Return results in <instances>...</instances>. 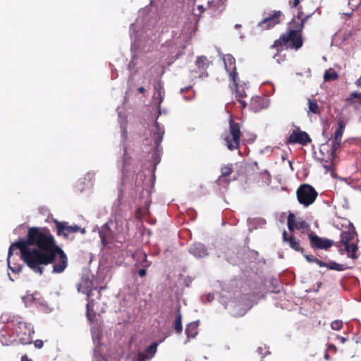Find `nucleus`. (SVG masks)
<instances>
[{"label": "nucleus", "instance_id": "4c0bfd02", "mask_svg": "<svg viewBox=\"0 0 361 361\" xmlns=\"http://www.w3.org/2000/svg\"><path fill=\"white\" fill-rule=\"evenodd\" d=\"M314 262H316L320 267H327L328 263L322 262L317 258H314Z\"/></svg>", "mask_w": 361, "mask_h": 361}, {"label": "nucleus", "instance_id": "7ed1b4c3", "mask_svg": "<svg viewBox=\"0 0 361 361\" xmlns=\"http://www.w3.org/2000/svg\"><path fill=\"white\" fill-rule=\"evenodd\" d=\"M228 130L224 132L221 135L224 141V145L230 151L238 149L240 146L241 136L243 135L241 131V124L235 122L233 116H231L228 121Z\"/></svg>", "mask_w": 361, "mask_h": 361}, {"label": "nucleus", "instance_id": "9b49d317", "mask_svg": "<svg viewBox=\"0 0 361 361\" xmlns=\"http://www.w3.org/2000/svg\"><path fill=\"white\" fill-rule=\"evenodd\" d=\"M345 125L342 119H339L338 121V128L334 132V137L332 140H329V142H331V148L333 149V153L336 152V150L339 148L341 142V138L344 132Z\"/></svg>", "mask_w": 361, "mask_h": 361}, {"label": "nucleus", "instance_id": "ea45409f", "mask_svg": "<svg viewBox=\"0 0 361 361\" xmlns=\"http://www.w3.org/2000/svg\"><path fill=\"white\" fill-rule=\"evenodd\" d=\"M138 275L140 276V277H144L145 276L146 274H147V271H146V269L145 268H143V269H140L139 271H138Z\"/></svg>", "mask_w": 361, "mask_h": 361}, {"label": "nucleus", "instance_id": "0eeeda50", "mask_svg": "<svg viewBox=\"0 0 361 361\" xmlns=\"http://www.w3.org/2000/svg\"><path fill=\"white\" fill-rule=\"evenodd\" d=\"M308 238L310 240V244L313 250H328L332 245H334V242L332 240L319 237L314 232L308 233Z\"/></svg>", "mask_w": 361, "mask_h": 361}, {"label": "nucleus", "instance_id": "a19ab883", "mask_svg": "<svg viewBox=\"0 0 361 361\" xmlns=\"http://www.w3.org/2000/svg\"><path fill=\"white\" fill-rule=\"evenodd\" d=\"M305 257L309 262H314V258H315L314 257L308 255H305Z\"/></svg>", "mask_w": 361, "mask_h": 361}, {"label": "nucleus", "instance_id": "f8f14e48", "mask_svg": "<svg viewBox=\"0 0 361 361\" xmlns=\"http://www.w3.org/2000/svg\"><path fill=\"white\" fill-rule=\"evenodd\" d=\"M158 343L154 342L149 346L147 347L145 351L138 352L136 357L137 361H146L152 359L157 351Z\"/></svg>", "mask_w": 361, "mask_h": 361}, {"label": "nucleus", "instance_id": "dca6fc26", "mask_svg": "<svg viewBox=\"0 0 361 361\" xmlns=\"http://www.w3.org/2000/svg\"><path fill=\"white\" fill-rule=\"evenodd\" d=\"M268 106L267 99L262 97H253L250 101V109L255 111L257 112L260 110L267 108Z\"/></svg>", "mask_w": 361, "mask_h": 361}, {"label": "nucleus", "instance_id": "5701e85b", "mask_svg": "<svg viewBox=\"0 0 361 361\" xmlns=\"http://www.w3.org/2000/svg\"><path fill=\"white\" fill-rule=\"evenodd\" d=\"M198 322H192L188 324L185 328V334L188 338H193L198 333Z\"/></svg>", "mask_w": 361, "mask_h": 361}, {"label": "nucleus", "instance_id": "58836bf2", "mask_svg": "<svg viewBox=\"0 0 361 361\" xmlns=\"http://www.w3.org/2000/svg\"><path fill=\"white\" fill-rule=\"evenodd\" d=\"M300 2V0H289V4L291 7H297Z\"/></svg>", "mask_w": 361, "mask_h": 361}, {"label": "nucleus", "instance_id": "e433bc0d", "mask_svg": "<svg viewBox=\"0 0 361 361\" xmlns=\"http://www.w3.org/2000/svg\"><path fill=\"white\" fill-rule=\"evenodd\" d=\"M34 345L36 348L40 349L44 345V342L42 340L37 339L34 342Z\"/></svg>", "mask_w": 361, "mask_h": 361}, {"label": "nucleus", "instance_id": "2f4dec72", "mask_svg": "<svg viewBox=\"0 0 361 361\" xmlns=\"http://www.w3.org/2000/svg\"><path fill=\"white\" fill-rule=\"evenodd\" d=\"M233 172V166L232 164H224L221 167V175L223 176H230Z\"/></svg>", "mask_w": 361, "mask_h": 361}, {"label": "nucleus", "instance_id": "2eb2a0df", "mask_svg": "<svg viewBox=\"0 0 361 361\" xmlns=\"http://www.w3.org/2000/svg\"><path fill=\"white\" fill-rule=\"evenodd\" d=\"M328 152L327 158L325 159L324 157H319L318 159L322 164V166L325 169L326 173L333 171H334V159L336 154V152L333 153V149H330L329 150L326 149Z\"/></svg>", "mask_w": 361, "mask_h": 361}, {"label": "nucleus", "instance_id": "7c9ffc66", "mask_svg": "<svg viewBox=\"0 0 361 361\" xmlns=\"http://www.w3.org/2000/svg\"><path fill=\"white\" fill-rule=\"evenodd\" d=\"M226 0H217L216 1H208L207 4L209 8H213L216 10L222 11L224 9V5Z\"/></svg>", "mask_w": 361, "mask_h": 361}, {"label": "nucleus", "instance_id": "1a4fd4ad", "mask_svg": "<svg viewBox=\"0 0 361 361\" xmlns=\"http://www.w3.org/2000/svg\"><path fill=\"white\" fill-rule=\"evenodd\" d=\"M113 224L114 221L112 220H109L104 224L99 231L101 242L104 246H106L111 243L116 235L114 229L111 228Z\"/></svg>", "mask_w": 361, "mask_h": 361}, {"label": "nucleus", "instance_id": "4be33fe9", "mask_svg": "<svg viewBox=\"0 0 361 361\" xmlns=\"http://www.w3.org/2000/svg\"><path fill=\"white\" fill-rule=\"evenodd\" d=\"M190 253L194 256L197 257H202L207 255V250L204 248V245L199 244H194L190 250Z\"/></svg>", "mask_w": 361, "mask_h": 361}, {"label": "nucleus", "instance_id": "f03ea898", "mask_svg": "<svg viewBox=\"0 0 361 361\" xmlns=\"http://www.w3.org/2000/svg\"><path fill=\"white\" fill-rule=\"evenodd\" d=\"M302 12H298L297 17L288 23L286 31L274 42L271 49H276L278 51L283 48L298 50L303 46L302 30L307 16L302 18Z\"/></svg>", "mask_w": 361, "mask_h": 361}, {"label": "nucleus", "instance_id": "bb28decb", "mask_svg": "<svg viewBox=\"0 0 361 361\" xmlns=\"http://www.w3.org/2000/svg\"><path fill=\"white\" fill-rule=\"evenodd\" d=\"M25 300L27 302H31L35 304H40L42 305L43 303V298L42 297V295L39 293L35 292L32 294H27L25 296Z\"/></svg>", "mask_w": 361, "mask_h": 361}, {"label": "nucleus", "instance_id": "a18cd8bd", "mask_svg": "<svg viewBox=\"0 0 361 361\" xmlns=\"http://www.w3.org/2000/svg\"><path fill=\"white\" fill-rule=\"evenodd\" d=\"M355 85L359 87H361V78H360L356 82H355Z\"/></svg>", "mask_w": 361, "mask_h": 361}, {"label": "nucleus", "instance_id": "79ce46f5", "mask_svg": "<svg viewBox=\"0 0 361 361\" xmlns=\"http://www.w3.org/2000/svg\"><path fill=\"white\" fill-rule=\"evenodd\" d=\"M288 238H289V237H288L287 232L286 231H283V241L288 243Z\"/></svg>", "mask_w": 361, "mask_h": 361}, {"label": "nucleus", "instance_id": "20e7f679", "mask_svg": "<svg viewBox=\"0 0 361 361\" xmlns=\"http://www.w3.org/2000/svg\"><path fill=\"white\" fill-rule=\"evenodd\" d=\"M357 243V234L355 228L352 226L348 231L341 232L340 240L334 243V245L339 249L344 247L349 257L357 259L356 252L358 249Z\"/></svg>", "mask_w": 361, "mask_h": 361}, {"label": "nucleus", "instance_id": "4468645a", "mask_svg": "<svg viewBox=\"0 0 361 361\" xmlns=\"http://www.w3.org/2000/svg\"><path fill=\"white\" fill-rule=\"evenodd\" d=\"M225 68L226 71L229 73L230 77L233 82H235L238 80V73L236 72L235 60L231 56H227L224 60Z\"/></svg>", "mask_w": 361, "mask_h": 361}, {"label": "nucleus", "instance_id": "412c9836", "mask_svg": "<svg viewBox=\"0 0 361 361\" xmlns=\"http://www.w3.org/2000/svg\"><path fill=\"white\" fill-rule=\"evenodd\" d=\"M308 110L307 114H314L315 115H319L322 112V108L318 105V103L314 99H307Z\"/></svg>", "mask_w": 361, "mask_h": 361}, {"label": "nucleus", "instance_id": "b1692460", "mask_svg": "<svg viewBox=\"0 0 361 361\" xmlns=\"http://www.w3.org/2000/svg\"><path fill=\"white\" fill-rule=\"evenodd\" d=\"M94 300H89L86 305V316L88 320L92 323L94 322L96 317V313L94 310Z\"/></svg>", "mask_w": 361, "mask_h": 361}, {"label": "nucleus", "instance_id": "49530a36", "mask_svg": "<svg viewBox=\"0 0 361 361\" xmlns=\"http://www.w3.org/2000/svg\"><path fill=\"white\" fill-rule=\"evenodd\" d=\"M138 92L140 93H144L145 92V89L144 87H140L138 89H137Z\"/></svg>", "mask_w": 361, "mask_h": 361}, {"label": "nucleus", "instance_id": "72a5a7b5", "mask_svg": "<svg viewBox=\"0 0 361 361\" xmlns=\"http://www.w3.org/2000/svg\"><path fill=\"white\" fill-rule=\"evenodd\" d=\"M327 268L332 270H336V271H343L344 270V265L338 264L334 262H331L328 263Z\"/></svg>", "mask_w": 361, "mask_h": 361}, {"label": "nucleus", "instance_id": "ddd939ff", "mask_svg": "<svg viewBox=\"0 0 361 361\" xmlns=\"http://www.w3.org/2000/svg\"><path fill=\"white\" fill-rule=\"evenodd\" d=\"M287 225L288 230L293 231L296 229H307L310 225L304 220L295 221V216L293 213H290L288 216Z\"/></svg>", "mask_w": 361, "mask_h": 361}, {"label": "nucleus", "instance_id": "6ab92c4d", "mask_svg": "<svg viewBox=\"0 0 361 361\" xmlns=\"http://www.w3.org/2000/svg\"><path fill=\"white\" fill-rule=\"evenodd\" d=\"M18 328L25 335L27 336V341L26 343H31V336L35 333L33 326L31 325V324L27 322H19Z\"/></svg>", "mask_w": 361, "mask_h": 361}, {"label": "nucleus", "instance_id": "09e8293b", "mask_svg": "<svg viewBox=\"0 0 361 361\" xmlns=\"http://www.w3.org/2000/svg\"><path fill=\"white\" fill-rule=\"evenodd\" d=\"M90 294H91V292H89V293H87V298H90Z\"/></svg>", "mask_w": 361, "mask_h": 361}, {"label": "nucleus", "instance_id": "de8ad7c7", "mask_svg": "<svg viewBox=\"0 0 361 361\" xmlns=\"http://www.w3.org/2000/svg\"><path fill=\"white\" fill-rule=\"evenodd\" d=\"M326 146L323 145V146H322V148L320 149V152H322V150H323V149H325V148H326Z\"/></svg>", "mask_w": 361, "mask_h": 361}, {"label": "nucleus", "instance_id": "9d476101", "mask_svg": "<svg viewBox=\"0 0 361 361\" xmlns=\"http://www.w3.org/2000/svg\"><path fill=\"white\" fill-rule=\"evenodd\" d=\"M311 142L312 140L306 132L301 130L299 128H296L289 135L286 143L307 145Z\"/></svg>", "mask_w": 361, "mask_h": 361}, {"label": "nucleus", "instance_id": "8fccbe9b", "mask_svg": "<svg viewBox=\"0 0 361 361\" xmlns=\"http://www.w3.org/2000/svg\"><path fill=\"white\" fill-rule=\"evenodd\" d=\"M360 104H361V102H360Z\"/></svg>", "mask_w": 361, "mask_h": 361}, {"label": "nucleus", "instance_id": "aec40b11", "mask_svg": "<svg viewBox=\"0 0 361 361\" xmlns=\"http://www.w3.org/2000/svg\"><path fill=\"white\" fill-rule=\"evenodd\" d=\"M233 85L235 88V99L238 101V102L241 105L242 109H245L247 106V102L243 99L244 97H247L244 88L240 87L237 81L233 82Z\"/></svg>", "mask_w": 361, "mask_h": 361}, {"label": "nucleus", "instance_id": "c756f323", "mask_svg": "<svg viewBox=\"0 0 361 361\" xmlns=\"http://www.w3.org/2000/svg\"><path fill=\"white\" fill-rule=\"evenodd\" d=\"M338 73L333 68L326 70L324 74V80L326 82L336 80L338 79Z\"/></svg>", "mask_w": 361, "mask_h": 361}, {"label": "nucleus", "instance_id": "c03bdc74", "mask_svg": "<svg viewBox=\"0 0 361 361\" xmlns=\"http://www.w3.org/2000/svg\"><path fill=\"white\" fill-rule=\"evenodd\" d=\"M197 8L200 11V13H202L205 10V8L202 5H198Z\"/></svg>", "mask_w": 361, "mask_h": 361}, {"label": "nucleus", "instance_id": "393cba45", "mask_svg": "<svg viewBox=\"0 0 361 361\" xmlns=\"http://www.w3.org/2000/svg\"><path fill=\"white\" fill-rule=\"evenodd\" d=\"M288 244L290 247L294 250L296 252H300L303 254L305 252V250L302 247L300 246V243L299 240H298L295 236L290 235L288 238Z\"/></svg>", "mask_w": 361, "mask_h": 361}, {"label": "nucleus", "instance_id": "423d86ee", "mask_svg": "<svg viewBox=\"0 0 361 361\" xmlns=\"http://www.w3.org/2000/svg\"><path fill=\"white\" fill-rule=\"evenodd\" d=\"M54 222L56 225V233L59 236H63L67 238L68 235L71 233L78 232H80L81 233H85V228H82L77 225L69 226L68 222L59 221L56 219H55Z\"/></svg>", "mask_w": 361, "mask_h": 361}, {"label": "nucleus", "instance_id": "39448f33", "mask_svg": "<svg viewBox=\"0 0 361 361\" xmlns=\"http://www.w3.org/2000/svg\"><path fill=\"white\" fill-rule=\"evenodd\" d=\"M298 201L304 207L312 204L318 196V192L310 185L304 183L300 185L296 190Z\"/></svg>", "mask_w": 361, "mask_h": 361}, {"label": "nucleus", "instance_id": "cd10ccee", "mask_svg": "<svg viewBox=\"0 0 361 361\" xmlns=\"http://www.w3.org/2000/svg\"><path fill=\"white\" fill-rule=\"evenodd\" d=\"M114 221L112 226H114V231L116 234L121 233L123 231V220L121 216H115L114 219H111Z\"/></svg>", "mask_w": 361, "mask_h": 361}, {"label": "nucleus", "instance_id": "c9c22d12", "mask_svg": "<svg viewBox=\"0 0 361 361\" xmlns=\"http://www.w3.org/2000/svg\"><path fill=\"white\" fill-rule=\"evenodd\" d=\"M355 98H357V99H361V93L360 92H353L350 94V97L348 99V100H350V99H355Z\"/></svg>", "mask_w": 361, "mask_h": 361}, {"label": "nucleus", "instance_id": "f257e3e1", "mask_svg": "<svg viewBox=\"0 0 361 361\" xmlns=\"http://www.w3.org/2000/svg\"><path fill=\"white\" fill-rule=\"evenodd\" d=\"M14 248L20 251L21 259L33 271L42 275L44 268L53 264V273H62L67 267L68 258L64 251L56 244L53 235L47 228L31 227L27 238L11 244L8 252V264L13 272H20L19 266H10V258Z\"/></svg>", "mask_w": 361, "mask_h": 361}, {"label": "nucleus", "instance_id": "a878e982", "mask_svg": "<svg viewBox=\"0 0 361 361\" xmlns=\"http://www.w3.org/2000/svg\"><path fill=\"white\" fill-rule=\"evenodd\" d=\"M211 62L204 56H198L196 59L195 64L201 71H205L209 67Z\"/></svg>", "mask_w": 361, "mask_h": 361}, {"label": "nucleus", "instance_id": "f3484780", "mask_svg": "<svg viewBox=\"0 0 361 361\" xmlns=\"http://www.w3.org/2000/svg\"><path fill=\"white\" fill-rule=\"evenodd\" d=\"M154 92L152 97V102L158 108L164 100V88L161 82H158L154 86Z\"/></svg>", "mask_w": 361, "mask_h": 361}, {"label": "nucleus", "instance_id": "6e6552de", "mask_svg": "<svg viewBox=\"0 0 361 361\" xmlns=\"http://www.w3.org/2000/svg\"><path fill=\"white\" fill-rule=\"evenodd\" d=\"M283 13L281 11H274L272 13L269 14L263 20L258 23L257 27L261 30H266L273 28L281 22Z\"/></svg>", "mask_w": 361, "mask_h": 361}, {"label": "nucleus", "instance_id": "37998d69", "mask_svg": "<svg viewBox=\"0 0 361 361\" xmlns=\"http://www.w3.org/2000/svg\"><path fill=\"white\" fill-rule=\"evenodd\" d=\"M21 361H32V360L30 358H29L27 355H24L21 357Z\"/></svg>", "mask_w": 361, "mask_h": 361}, {"label": "nucleus", "instance_id": "a211bd4d", "mask_svg": "<svg viewBox=\"0 0 361 361\" xmlns=\"http://www.w3.org/2000/svg\"><path fill=\"white\" fill-rule=\"evenodd\" d=\"M164 131L161 129L159 124L156 122L154 126L152 139L154 140V147H159L162 141Z\"/></svg>", "mask_w": 361, "mask_h": 361}, {"label": "nucleus", "instance_id": "f704fd0d", "mask_svg": "<svg viewBox=\"0 0 361 361\" xmlns=\"http://www.w3.org/2000/svg\"><path fill=\"white\" fill-rule=\"evenodd\" d=\"M331 327L334 330H341L343 328V323L341 321L336 320L331 324Z\"/></svg>", "mask_w": 361, "mask_h": 361}, {"label": "nucleus", "instance_id": "c85d7f7f", "mask_svg": "<svg viewBox=\"0 0 361 361\" xmlns=\"http://www.w3.org/2000/svg\"><path fill=\"white\" fill-rule=\"evenodd\" d=\"M174 329L176 332L180 334L183 330L182 326V315L180 311V309L178 310L176 317L174 322Z\"/></svg>", "mask_w": 361, "mask_h": 361}, {"label": "nucleus", "instance_id": "473e14b6", "mask_svg": "<svg viewBox=\"0 0 361 361\" xmlns=\"http://www.w3.org/2000/svg\"><path fill=\"white\" fill-rule=\"evenodd\" d=\"M216 183L219 186L226 188L230 184L231 180L228 179L227 176L221 175L216 180Z\"/></svg>", "mask_w": 361, "mask_h": 361}]
</instances>
